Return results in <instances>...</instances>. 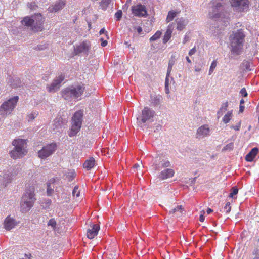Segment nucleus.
Returning a JSON list of instances; mask_svg holds the SVG:
<instances>
[{
  "label": "nucleus",
  "mask_w": 259,
  "mask_h": 259,
  "mask_svg": "<svg viewBox=\"0 0 259 259\" xmlns=\"http://www.w3.org/2000/svg\"><path fill=\"white\" fill-rule=\"evenodd\" d=\"M211 4L209 13L210 17L221 22L223 26H227L230 21L229 4L223 0L213 1Z\"/></svg>",
  "instance_id": "nucleus-1"
},
{
  "label": "nucleus",
  "mask_w": 259,
  "mask_h": 259,
  "mask_svg": "<svg viewBox=\"0 0 259 259\" xmlns=\"http://www.w3.org/2000/svg\"><path fill=\"white\" fill-rule=\"evenodd\" d=\"M34 191V186L28 184L26 187L25 192L21 198V210L22 212H28L33 206L36 201Z\"/></svg>",
  "instance_id": "nucleus-2"
},
{
  "label": "nucleus",
  "mask_w": 259,
  "mask_h": 259,
  "mask_svg": "<svg viewBox=\"0 0 259 259\" xmlns=\"http://www.w3.org/2000/svg\"><path fill=\"white\" fill-rule=\"evenodd\" d=\"M245 37L242 29L237 30L230 35L231 52L233 54L239 55L241 53Z\"/></svg>",
  "instance_id": "nucleus-3"
},
{
  "label": "nucleus",
  "mask_w": 259,
  "mask_h": 259,
  "mask_svg": "<svg viewBox=\"0 0 259 259\" xmlns=\"http://www.w3.org/2000/svg\"><path fill=\"white\" fill-rule=\"evenodd\" d=\"M44 18L39 13L32 17L26 16L21 21L22 25L29 27L33 32L41 31L43 29Z\"/></svg>",
  "instance_id": "nucleus-4"
},
{
  "label": "nucleus",
  "mask_w": 259,
  "mask_h": 259,
  "mask_svg": "<svg viewBox=\"0 0 259 259\" xmlns=\"http://www.w3.org/2000/svg\"><path fill=\"white\" fill-rule=\"evenodd\" d=\"M13 149L10 151V156L16 159L23 157L27 153L26 149L27 143L25 140L18 139L14 140L12 142Z\"/></svg>",
  "instance_id": "nucleus-5"
},
{
  "label": "nucleus",
  "mask_w": 259,
  "mask_h": 259,
  "mask_svg": "<svg viewBox=\"0 0 259 259\" xmlns=\"http://www.w3.org/2000/svg\"><path fill=\"white\" fill-rule=\"evenodd\" d=\"M84 91V87L83 85H71L62 91V96L65 100L71 101L80 97Z\"/></svg>",
  "instance_id": "nucleus-6"
},
{
  "label": "nucleus",
  "mask_w": 259,
  "mask_h": 259,
  "mask_svg": "<svg viewBox=\"0 0 259 259\" xmlns=\"http://www.w3.org/2000/svg\"><path fill=\"white\" fill-rule=\"evenodd\" d=\"M83 116V111L79 110L75 112L71 119V127L68 133L69 137H72L75 136L80 131Z\"/></svg>",
  "instance_id": "nucleus-7"
},
{
  "label": "nucleus",
  "mask_w": 259,
  "mask_h": 259,
  "mask_svg": "<svg viewBox=\"0 0 259 259\" xmlns=\"http://www.w3.org/2000/svg\"><path fill=\"white\" fill-rule=\"evenodd\" d=\"M18 99V96H15L5 102L0 107V114L3 116H6L10 114L15 108Z\"/></svg>",
  "instance_id": "nucleus-8"
},
{
  "label": "nucleus",
  "mask_w": 259,
  "mask_h": 259,
  "mask_svg": "<svg viewBox=\"0 0 259 259\" xmlns=\"http://www.w3.org/2000/svg\"><path fill=\"white\" fill-rule=\"evenodd\" d=\"M155 112L148 107H145L142 111L140 116L137 118L138 125L142 126V123H145L148 121H152V118L154 117Z\"/></svg>",
  "instance_id": "nucleus-9"
},
{
  "label": "nucleus",
  "mask_w": 259,
  "mask_h": 259,
  "mask_svg": "<svg viewBox=\"0 0 259 259\" xmlns=\"http://www.w3.org/2000/svg\"><path fill=\"white\" fill-rule=\"evenodd\" d=\"M57 148V146L55 143L47 144L38 151V156L41 159H46L52 155L55 152Z\"/></svg>",
  "instance_id": "nucleus-10"
},
{
  "label": "nucleus",
  "mask_w": 259,
  "mask_h": 259,
  "mask_svg": "<svg viewBox=\"0 0 259 259\" xmlns=\"http://www.w3.org/2000/svg\"><path fill=\"white\" fill-rule=\"evenodd\" d=\"M153 166L156 170H159L162 168L169 167L170 163L167 158L163 155H158L153 160Z\"/></svg>",
  "instance_id": "nucleus-11"
},
{
  "label": "nucleus",
  "mask_w": 259,
  "mask_h": 259,
  "mask_svg": "<svg viewBox=\"0 0 259 259\" xmlns=\"http://www.w3.org/2000/svg\"><path fill=\"white\" fill-rule=\"evenodd\" d=\"M232 7L237 11H245L248 8V0H230Z\"/></svg>",
  "instance_id": "nucleus-12"
},
{
  "label": "nucleus",
  "mask_w": 259,
  "mask_h": 259,
  "mask_svg": "<svg viewBox=\"0 0 259 259\" xmlns=\"http://www.w3.org/2000/svg\"><path fill=\"white\" fill-rule=\"evenodd\" d=\"M132 13L138 17H146L148 15L146 7L141 4L133 6L131 8Z\"/></svg>",
  "instance_id": "nucleus-13"
},
{
  "label": "nucleus",
  "mask_w": 259,
  "mask_h": 259,
  "mask_svg": "<svg viewBox=\"0 0 259 259\" xmlns=\"http://www.w3.org/2000/svg\"><path fill=\"white\" fill-rule=\"evenodd\" d=\"M90 43L88 41H83L79 46L74 47V53L75 55L80 53H83L85 55L88 54L90 50Z\"/></svg>",
  "instance_id": "nucleus-14"
},
{
  "label": "nucleus",
  "mask_w": 259,
  "mask_h": 259,
  "mask_svg": "<svg viewBox=\"0 0 259 259\" xmlns=\"http://www.w3.org/2000/svg\"><path fill=\"white\" fill-rule=\"evenodd\" d=\"M64 79V77L63 76H59L56 77L51 83L50 87L49 88V92L55 91L56 90L59 89L60 84L63 81Z\"/></svg>",
  "instance_id": "nucleus-15"
},
{
  "label": "nucleus",
  "mask_w": 259,
  "mask_h": 259,
  "mask_svg": "<svg viewBox=\"0 0 259 259\" xmlns=\"http://www.w3.org/2000/svg\"><path fill=\"white\" fill-rule=\"evenodd\" d=\"M65 3L63 0H60L56 2L53 6H50L48 8V11L50 13L57 12L61 10L65 6Z\"/></svg>",
  "instance_id": "nucleus-16"
},
{
  "label": "nucleus",
  "mask_w": 259,
  "mask_h": 259,
  "mask_svg": "<svg viewBox=\"0 0 259 259\" xmlns=\"http://www.w3.org/2000/svg\"><path fill=\"white\" fill-rule=\"evenodd\" d=\"M17 225L16 221L10 217H7L4 221V226L7 230H10Z\"/></svg>",
  "instance_id": "nucleus-17"
},
{
  "label": "nucleus",
  "mask_w": 259,
  "mask_h": 259,
  "mask_svg": "<svg viewBox=\"0 0 259 259\" xmlns=\"http://www.w3.org/2000/svg\"><path fill=\"white\" fill-rule=\"evenodd\" d=\"M100 229L99 225L97 224H94L91 229H88L87 230V237L89 239H93L96 236L98 233Z\"/></svg>",
  "instance_id": "nucleus-18"
},
{
  "label": "nucleus",
  "mask_w": 259,
  "mask_h": 259,
  "mask_svg": "<svg viewBox=\"0 0 259 259\" xmlns=\"http://www.w3.org/2000/svg\"><path fill=\"white\" fill-rule=\"evenodd\" d=\"M174 171L173 169L170 168H167L161 171L158 178L160 180H165L169 178L172 177L174 175Z\"/></svg>",
  "instance_id": "nucleus-19"
},
{
  "label": "nucleus",
  "mask_w": 259,
  "mask_h": 259,
  "mask_svg": "<svg viewBox=\"0 0 259 259\" xmlns=\"http://www.w3.org/2000/svg\"><path fill=\"white\" fill-rule=\"evenodd\" d=\"M162 97L159 95H151L150 101L153 106L157 107L160 105L162 101Z\"/></svg>",
  "instance_id": "nucleus-20"
},
{
  "label": "nucleus",
  "mask_w": 259,
  "mask_h": 259,
  "mask_svg": "<svg viewBox=\"0 0 259 259\" xmlns=\"http://www.w3.org/2000/svg\"><path fill=\"white\" fill-rule=\"evenodd\" d=\"M176 21L177 25V29L180 31L184 29L188 23V20L183 17L177 18Z\"/></svg>",
  "instance_id": "nucleus-21"
},
{
  "label": "nucleus",
  "mask_w": 259,
  "mask_h": 259,
  "mask_svg": "<svg viewBox=\"0 0 259 259\" xmlns=\"http://www.w3.org/2000/svg\"><path fill=\"white\" fill-rule=\"evenodd\" d=\"M63 123L60 118L54 120V122L52 125V131L54 133H60L62 128Z\"/></svg>",
  "instance_id": "nucleus-22"
},
{
  "label": "nucleus",
  "mask_w": 259,
  "mask_h": 259,
  "mask_svg": "<svg viewBox=\"0 0 259 259\" xmlns=\"http://www.w3.org/2000/svg\"><path fill=\"white\" fill-rule=\"evenodd\" d=\"M258 149L257 147L252 148L251 151L246 155L245 160L247 161H252L257 155Z\"/></svg>",
  "instance_id": "nucleus-23"
},
{
  "label": "nucleus",
  "mask_w": 259,
  "mask_h": 259,
  "mask_svg": "<svg viewBox=\"0 0 259 259\" xmlns=\"http://www.w3.org/2000/svg\"><path fill=\"white\" fill-rule=\"evenodd\" d=\"M209 128L207 125H204L198 128L197 131V134L199 136H206L209 134Z\"/></svg>",
  "instance_id": "nucleus-24"
},
{
  "label": "nucleus",
  "mask_w": 259,
  "mask_h": 259,
  "mask_svg": "<svg viewBox=\"0 0 259 259\" xmlns=\"http://www.w3.org/2000/svg\"><path fill=\"white\" fill-rule=\"evenodd\" d=\"M173 28L174 27L172 26V24L169 25L166 30V31L164 34L163 38V43L166 44L170 39L171 36V33Z\"/></svg>",
  "instance_id": "nucleus-25"
},
{
  "label": "nucleus",
  "mask_w": 259,
  "mask_h": 259,
  "mask_svg": "<svg viewBox=\"0 0 259 259\" xmlns=\"http://www.w3.org/2000/svg\"><path fill=\"white\" fill-rule=\"evenodd\" d=\"M8 83L12 88H17L21 85V82L19 77H15L14 78H10L8 81Z\"/></svg>",
  "instance_id": "nucleus-26"
},
{
  "label": "nucleus",
  "mask_w": 259,
  "mask_h": 259,
  "mask_svg": "<svg viewBox=\"0 0 259 259\" xmlns=\"http://www.w3.org/2000/svg\"><path fill=\"white\" fill-rule=\"evenodd\" d=\"M176 54L175 53H173L172 55L171 56V57L169 60L168 62V66L167 68V76H169L170 74V73L172 70V67L173 65H174L175 61L176 60Z\"/></svg>",
  "instance_id": "nucleus-27"
},
{
  "label": "nucleus",
  "mask_w": 259,
  "mask_h": 259,
  "mask_svg": "<svg viewBox=\"0 0 259 259\" xmlns=\"http://www.w3.org/2000/svg\"><path fill=\"white\" fill-rule=\"evenodd\" d=\"M14 176V175L10 172L5 174L4 175V180L2 184L4 187H6L7 185L11 182V180H12Z\"/></svg>",
  "instance_id": "nucleus-28"
},
{
  "label": "nucleus",
  "mask_w": 259,
  "mask_h": 259,
  "mask_svg": "<svg viewBox=\"0 0 259 259\" xmlns=\"http://www.w3.org/2000/svg\"><path fill=\"white\" fill-rule=\"evenodd\" d=\"M95 163V159L93 158H91L89 160H87L84 162L83 163V167L88 170H90L94 167Z\"/></svg>",
  "instance_id": "nucleus-29"
},
{
  "label": "nucleus",
  "mask_w": 259,
  "mask_h": 259,
  "mask_svg": "<svg viewBox=\"0 0 259 259\" xmlns=\"http://www.w3.org/2000/svg\"><path fill=\"white\" fill-rule=\"evenodd\" d=\"M55 182L54 179H50L49 182L47 183V193L48 196H51L54 192V187H52L51 183Z\"/></svg>",
  "instance_id": "nucleus-30"
},
{
  "label": "nucleus",
  "mask_w": 259,
  "mask_h": 259,
  "mask_svg": "<svg viewBox=\"0 0 259 259\" xmlns=\"http://www.w3.org/2000/svg\"><path fill=\"white\" fill-rule=\"evenodd\" d=\"M242 69L244 71H251L252 69L250 68V62L248 61L244 60L241 65Z\"/></svg>",
  "instance_id": "nucleus-31"
},
{
  "label": "nucleus",
  "mask_w": 259,
  "mask_h": 259,
  "mask_svg": "<svg viewBox=\"0 0 259 259\" xmlns=\"http://www.w3.org/2000/svg\"><path fill=\"white\" fill-rule=\"evenodd\" d=\"M52 203V201L50 199H46L44 200V201L41 203V207L43 209H48L51 205Z\"/></svg>",
  "instance_id": "nucleus-32"
},
{
  "label": "nucleus",
  "mask_w": 259,
  "mask_h": 259,
  "mask_svg": "<svg viewBox=\"0 0 259 259\" xmlns=\"http://www.w3.org/2000/svg\"><path fill=\"white\" fill-rule=\"evenodd\" d=\"M228 106V102L227 101L225 103H224L221 107L220 108V110L218 112V114L219 115H222L223 113L225 112L227 109V107Z\"/></svg>",
  "instance_id": "nucleus-33"
},
{
  "label": "nucleus",
  "mask_w": 259,
  "mask_h": 259,
  "mask_svg": "<svg viewBox=\"0 0 259 259\" xmlns=\"http://www.w3.org/2000/svg\"><path fill=\"white\" fill-rule=\"evenodd\" d=\"M182 205H179L177 206L176 208L172 209L170 211V214H174L176 213H179V214H178V215H179L182 213Z\"/></svg>",
  "instance_id": "nucleus-34"
},
{
  "label": "nucleus",
  "mask_w": 259,
  "mask_h": 259,
  "mask_svg": "<svg viewBox=\"0 0 259 259\" xmlns=\"http://www.w3.org/2000/svg\"><path fill=\"white\" fill-rule=\"evenodd\" d=\"M110 2L111 0H102L100 3V6L103 10H105L108 7Z\"/></svg>",
  "instance_id": "nucleus-35"
},
{
  "label": "nucleus",
  "mask_w": 259,
  "mask_h": 259,
  "mask_svg": "<svg viewBox=\"0 0 259 259\" xmlns=\"http://www.w3.org/2000/svg\"><path fill=\"white\" fill-rule=\"evenodd\" d=\"M238 192V189L236 186L232 187L231 189V193L229 194V197L232 198H236L235 196L237 194Z\"/></svg>",
  "instance_id": "nucleus-36"
},
{
  "label": "nucleus",
  "mask_w": 259,
  "mask_h": 259,
  "mask_svg": "<svg viewBox=\"0 0 259 259\" xmlns=\"http://www.w3.org/2000/svg\"><path fill=\"white\" fill-rule=\"evenodd\" d=\"M161 35L160 31H157L149 39L150 41H154L158 39Z\"/></svg>",
  "instance_id": "nucleus-37"
},
{
  "label": "nucleus",
  "mask_w": 259,
  "mask_h": 259,
  "mask_svg": "<svg viewBox=\"0 0 259 259\" xmlns=\"http://www.w3.org/2000/svg\"><path fill=\"white\" fill-rule=\"evenodd\" d=\"M176 16V13L174 11H170L168 12L166 18L167 22L172 21Z\"/></svg>",
  "instance_id": "nucleus-38"
},
{
  "label": "nucleus",
  "mask_w": 259,
  "mask_h": 259,
  "mask_svg": "<svg viewBox=\"0 0 259 259\" xmlns=\"http://www.w3.org/2000/svg\"><path fill=\"white\" fill-rule=\"evenodd\" d=\"M234 148L233 143H230L227 145H226L222 149L223 151L229 150L231 151L233 150Z\"/></svg>",
  "instance_id": "nucleus-39"
},
{
  "label": "nucleus",
  "mask_w": 259,
  "mask_h": 259,
  "mask_svg": "<svg viewBox=\"0 0 259 259\" xmlns=\"http://www.w3.org/2000/svg\"><path fill=\"white\" fill-rule=\"evenodd\" d=\"M122 12L121 10H119L117 11V12L115 14V17L116 18L117 21H119L122 18Z\"/></svg>",
  "instance_id": "nucleus-40"
},
{
  "label": "nucleus",
  "mask_w": 259,
  "mask_h": 259,
  "mask_svg": "<svg viewBox=\"0 0 259 259\" xmlns=\"http://www.w3.org/2000/svg\"><path fill=\"white\" fill-rule=\"evenodd\" d=\"M216 66H217V63L215 61H213L212 62L211 66L210 67V68H209V75L211 74L213 72L214 68L216 67Z\"/></svg>",
  "instance_id": "nucleus-41"
},
{
  "label": "nucleus",
  "mask_w": 259,
  "mask_h": 259,
  "mask_svg": "<svg viewBox=\"0 0 259 259\" xmlns=\"http://www.w3.org/2000/svg\"><path fill=\"white\" fill-rule=\"evenodd\" d=\"M48 225L51 226L53 229H54L56 227V222L54 219H51L49 221Z\"/></svg>",
  "instance_id": "nucleus-42"
},
{
  "label": "nucleus",
  "mask_w": 259,
  "mask_h": 259,
  "mask_svg": "<svg viewBox=\"0 0 259 259\" xmlns=\"http://www.w3.org/2000/svg\"><path fill=\"white\" fill-rule=\"evenodd\" d=\"M231 207L230 206V203L227 202L223 208L224 211H225L226 213H229L231 211Z\"/></svg>",
  "instance_id": "nucleus-43"
},
{
  "label": "nucleus",
  "mask_w": 259,
  "mask_h": 259,
  "mask_svg": "<svg viewBox=\"0 0 259 259\" xmlns=\"http://www.w3.org/2000/svg\"><path fill=\"white\" fill-rule=\"evenodd\" d=\"M72 195L73 196H76V197H78L80 195V192L78 191V187L75 186L73 190Z\"/></svg>",
  "instance_id": "nucleus-44"
},
{
  "label": "nucleus",
  "mask_w": 259,
  "mask_h": 259,
  "mask_svg": "<svg viewBox=\"0 0 259 259\" xmlns=\"http://www.w3.org/2000/svg\"><path fill=\"white\" fill-rule=\"evenodd\" d=\"M240 93L242 95V96L244 97H247L248 95V94L247 93V91L245 89V88H243L241 89V90L240 91Z\"/></svg>",
  "instance_id": "nucleus-45"
},
{
  "label": "nucleus",
  "mask_w": 259,
  "mask_h": 259,
  "mask_svg": "<svg viewBox=\"0 0 259 259\" xmlns=\"http://www.w3.org/2000/svg\"><path fill=\"white\" fill-rule=\"evenodd\" d=\"M241 126V121H240L236 125H232L231 128H233L236 131H239Z\"/></svg>",
  "instance_id": "nucleus-46"
},
{
  "label": "nucleus",
  "mask_w": 259,
  "mask_h": 259,
  "mask_svg": "<svg viewBox=\"0 0 259 259\" xmlns=\"http://www.w3.org/2000/svg\"><path fill=\"white\" fill-rule=\"evenodd\" d=\"M133 29L134 30H136L137 32H138V34H142V27L139 26V27H136V26H134L133 27Z\"/></svg>",
  "instance_id": "nucleus-47"
},
{
  "label": "nucleus",
  "mask_w": 259,
  "mask_h": 259,
  "mask_svg": "<svg viewBox=\"0 0 259 259\" xmlns=\"http://www.w3.org/2000/svg\"><path fill=\"white\" fill-rule=\"evenodd\" d=\"M230 120H231V118L230 117H229L228 116L225 115L223 117V121L225 123H227L230 121Z\"/></svg>",
  "instance_id": "nucleus-48"
},
{
  "label": "nucleus",
  "mask_w": 259,
  "mask_h": 259,
  "mask_svg": "<svg viewBox=\"0 0 259 259\" xmlns=\"http://www.w3.org/2000/svg\"><path fill=\"white\" fill-rule=\"evenodd\" d=\"M74 178V175L73 172L71 173V175H68L66 176V178L67 179L68 181H72Z\"/></svg>",
  "instance_id": "nucleus-49"
},
{
  "label": "nucleus",
  "mask_w": 259,
  "mask_h": 259,
  "mask_svg": "<svg viewBox=\"0 0 259 259\" xmlns=\"http://www.w3.org/2000/svg\"><path fill=\"white\" fill-rule=\"evenodd\" d=\"M253 254L255 256L259 257V245H258L254 250Z\"/></svg>",
  "instance_id": "nucleus-50"
},
{
  "label": "nucleus",
  "mask_w": 259,
  "mask_h": 259,
  "mask_svg": "<svg viewBox=\"0 0 259 259\" xmlns=\"http://www.w3.org/2000/svg\"><path fill=\"white\" fill-rule=\"evenodd\" d=\"M196 52V50L195 47H194L192 49H191L189 52V55L192 56V55L194 54L195 52Z\"/></svg>",
  "instance_id": "nucleus-51"
},
{
  "label": "nucleus",
  "mask_w": 259,
  "mask_h": 259,
  "mask_svg": "<svg viewBox=\"0 0 259 259\" xmlns=\"http://www.w3.org/2000/svg\"><path fill=\"white\" fill-rule=\"evenodd\" d=\"M100 40L102 41L101 46L102 47H105L107 45V41L106 40H104L103 38H101Z\"/></svg>",
  "instance_id": "nucleus-52"
},
{
  "label": "nucleus",
  "mask_w": 259,
  "mask_h": 259,
  "mask_svg": "<svg viewBox=\"0 0 259 259\" xmlns=\"http://www.w3.org/2000/svg\"><path fill=\"white\" fill-rule=\"evenodd\" d=\"M161 129V125L160 124H158L155 126V129L154 130V131L155 132L160 131Z\"/></svg>",
  "instance_id": "nucleus-53"
},
{
  "label": "nucleus",
  "mask_w": 259,
  "mask_h": 259,
  "mask_svg": "<svg viewBox=\"0 0 259 259\" xmlns=\"http://www.w3.org/2000/svg\"><path fill=\"white\" fill-rule=\"evenodd\" d=\"M204 213H205V212L203 211V214H201L199 217V221L201 222H203L204 221L205 218L203 215Z\"/></svg>",
  "instance_id": "nucleus-54"
},
{
  "label": "nucleus",
  "mask_w": 259,
  "mask_h": 259,
  "mask_svg": "<svg viewBox=\"0 0 259 259\" xmlns=\"http://www.w3.org/2000/svg\"><path fill=\"white\" fill-rule=\"evenodd\" d=\"M168 76H167V73L166 74V78H165V87H168V84H169V83H168V81H169Z\"/></svg>",
  "instance_id": "nucleus-55"
},
{
  "label": "nucleus",
  "mask_w": 259,
  "mask_h": 259,
  "mask_svg": "<svg viewBox=\"0 0 259 259\" xmlns=\"http://www.w3.org/2000/svg\"><path fill=\"white\" fill-rule=\"evenodd\" d=\"M35 117H36V114L35 113H31L29 115V119H30L31 120L34 119Z\"/></svg>",
  "instance_id": "nucleus-56"
},
{
  "label": "nucleus",
  "mask_w": 259,
  "mask_h": 259,
  "mask_svg": "<svg viewBox=\"0 0 259 259\" xmlns=\"http://www.w3.org/2000/svg\"><path fill=\"white\" fill-rule=\"evenodd\" d=\"M221 29V28H220V30L217 29V31H216L215 30H214V31H213V30H212V32L214 34V35H219L221 33L220 32Z\"/></svg>",
  "instance_id": "nucleus-57"
},
{
  "label": "nucleus",
  "mask_w": 259,
  "mask_h": 259,
  "mask_svg": "<svg viewBox=\"0 0 259 259\" xmlns=\"http://www.w3.org/2000/svg\"><path fill=\"white\" fill-rule=\"evenodd\" d=\"M99 33L100 35H101L103 33H106L107 34V32L105 31V29L104 28H103L100 30Z\"/></svg>",
  "instance_id": "nucleus-58"
},
{
  "label": "nucleus",
  "mask_w": 259,
  "mask_h": 259,
  "mask_svg": "<svg viewBox=\"0 0 259 259\" xmlns=\"http://www.w3.org/2000/svg\"><path fill=\"white\" fill-rule=\"evenodd\" d=\"M245 107L243 105H240L239 106V112L242 113L244 110Z\"/></svg>",
  "instance_id": "nucleus-59"
},
{
  "label": "nucleus",
  "mask_w": 259,
  "mask_h": 259,
  "mask_svg": "<svg viewBox=\"0 0 259 259\" xmlns=\"http://www.w3.org/2000/svg\"><path fill=\"white\" fill-rule=\"evenodd\" d=\"M196 178V177H195L193 179H190L191 180L190 185L192 186L195 183Z\"/></svg>",
  "instance_id": "nucleus-60"
},
{
  "label": "nucleus",
  "mask_w": 259,
  "mask_h": 259,
  "mask_svg": "<svg viewBox=\"0 0 259 259\" xmlns=\"http://www.w3.org/2000/svg\"><path fill=\"white\" fill-rule=\"evenodd\" d=\"M226 115L228 116L231 119V117L232 116V111H228L227 113L226 114Z\"/></svg>",
  "instance_id": "nucleus-61"
},
{
  "label": "nucleus",
  "mask_w": 259,
  "mask_h": 259,
  "mask_svg": "<svg viewBox=\"0 0 259 259\" xmlns=\"http://www.w3.org/2000/svg\"><path fill=\"white\" fill-rule=\"evenodd\" d=\"M187 41H188V37H187V36L186 35L184 38L183 43L185 44Z\"/></svg>",
  "instance_id": "nucleus-62"
},
{
  "label": "nucleus",
  "mask_w": 259,
  "mask_h": 259,
  "mask_svg": "<svg viewBox=\"0 0 259 259\" xmlns=\"http://www.w3.org/2000/svg\"><path fill=\"white\" fill-rule=\"evenodd\" d=\"M212 212H213V210L212 209H211L210 208H208L207 209V214H210V213H211Z\"/></svg>",
  "instance_id": "nucleus-63"
},
{
  "label": "nucleus",
  "mask_w": 259,
  "mask_h": 259,
  "mask_svg": "<svg viewBox=\"0 0 259 259\" xmlns=\"http://www.w3.org/2000/svg\"><path fill=\"white\" fill-rule=\"evenodd\" d=\"M186 60L189 63H191V60L190 59V58L188 57H186Z\"/></svg>",
  "instance_id": "nucleus-64"
}]
</instances>
